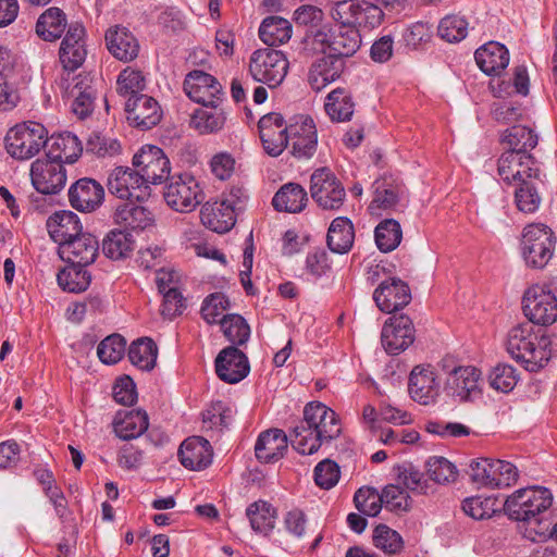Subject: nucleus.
I'll list each match as a JSON object with an SVG mask.
<instances>
[{
	"instance_id": "nucleus-1",
	"label": "nucleus",
	"mask_w": 557,
	"mask_h": 557,
	"mask_svg": "<svg viewBox=\"0 0 557 557\" xmlns=\"http://www.w3.org/2000/svg\"><path fill=\"white\" fill-rule=\"evenodd\" d=\"M342 432L337 413L320 401H311L305 406L304 419L289 433V441L299 454L312 455L332 444Z\"/></svg>"
},
{
	"instance_id": "nucleus-2",
	"label": "nucleus",
	"mask_w": 557,
	"mask_h": 557,
	"mask_svg": "<svg viewBox=\"0 0 557 557\" xmlns=\"http://www.w3.org/2000/svg\"><path fill=\"white\" fill-rule=\"evenodd\" d=\"M506 345L511 357L522 362L529 372H535L543 368L550 357L549 338L542 329L530 322L510 329Z\"/></svg>"
},
{
	"instance_id": "nucleus-3",
	"label": "nucleus",
	"mask_w": 557,
	"mask_h": 557,
	"mask_svg": "<svg viewBox=\"0 0 557 557\" xmlns=\"http://www.w3.org/2000/svg\"><path fill=\"white\" fill-rule=\"evenodd\" d=\"M553 503L550 491L542 486H532L516 491L509 496L505 504L506 515L516 521L527 522L530 532L536 534H546L548 532L549 521L541 517Z\"/></svg>"
},
{
	"instance_id": "nucleus-4",
	"label": "nucleus",
	"mask_w": 557,
	"mask_h": 557,
	"mask_svg": "<svg viewBox=\"0 0 557 557\" xmlns=\"http://www.w3.org/2000/svg\"><path fill=\"white\" fill-rule=\"evenodd\" d=\"M7 152L16 160H29L48 144V131L44 124L26 121L11 127L5 135Z\"/></svg>"
},
{
	"instance_id": "nucleus-5",
	"label": "nucleus",
	"mask_w": 557,
	"mask_h": 557,
	"mask_svg": "<svg viewBox=\"0 0 557 557\" xmlns=\"http://www.w3.org/2000/svg\"><path fill=\"white\" fill-rule=\"evenodd\" d=\"M520 245L525 264L543 269L554 255L556 238L548 226L533 223L524 227Z\"/></svg>"
},
{
	"instance_id": "nucleus-6",
	"label": "nucleus",
	"mask_w": 557,
	"mask_h": 557,
	"mask_svg": "<svg viewBox=\"0 0 557 557\" xmlns=\"http://www.w3.org/2000/svg\"><path fill=\"white\" fill-rule=\"evenodd\" d=\"M331 16L338 24L372 29L381 25L384 12L367 0H342L334 3Z\"/></svg>"
},
{
	"instance_id": "nucleus-7",
	"label": "nucleus",
	"mask_w": 557,
	"mask_h": 557,
	"mask_svg": "<svg viewBox=\"0 0 557 557\" xmlns=\"http://www.w3.org/2000/svg\"><path fill=\"white\" fill-rule=\"evenodd\" d=\"M288 60L281 50L270 48L252 52L249 72L253 81L265 84L270 88L280 86L288 72Z\"/></svg>"
},
{
	"instance_id": "nucleus-8",
	"label": "nucleus",
	"mask_w": 557,
	"mask_h": 557,
	"mask_svg": "<svg viewBox=\"0 0 557 557\" xmlns=\"http://www.w3.org/2000/svg\"><path fill=\"white\" fill-rule=\"evenodd\" d=\"M469 475L473 483L490 487H509L518 480L517 467L509 461L480 458L470 463Z\"/></svg>"
},
{
	"instance_id": "nucleus-9",
	"label": "nucleus",
	"mask_w": 557,
	"mask_h": 557,
	"mask_svg": "<svg viewBox=\"0 0 557 557\" xmlns=\"http://www.w3.org/2000/svg\"><path fill=\"white\" fill-rule=\"evenodd\" d=\"M522 308L528 322L533 325H550L557 319V298L546 284L528 288L523 295Z\"/></svg>"
},
{
	"instance_id": "nucleus-10",
	"label": "nucleus",
	"mask_w": 557,
	"mask_h": 557,
	"mask_svg": "<svg viewBox=\"0 0 557 557\" xmlns=\"http://www.w3.org/2000/svg\"><path fill=\"white\" fill-rule=\"evenodd\" d=\"M164 190L165 202L175 211L190 212L205 198L199 182L190 173L173 175Z\"/></svg>"
},
{
	"instance_id": "nucleus-11",
	"label": "nucleus",
	"mask_w": 557,
	"mask_h": 557,
	"mask_svg": "<svg viewBox=\"0 0 557 557\" xmlns=\"http://www.w3.org/2000/svg\"><path fill=\"white\" fill-rule=\"evenodd\" d=\"M132 164L137 169L146 186L162 184L171 177L170 160L158 146H143L134 154Z\"/></svg>"
},
{
	"instance_id": "nucleus-12",
	"label": "nucleus",
	"mask_w": 557,
	"mask_h": 557,
	"mask_svg": "<svg viewBox=\"0 0 557 557\" xmlns=\"http://www.w3.org/2000/svg\"><path fill=\"white\" fill-rule=\"evenodd\" d=\"M310 194L323 210H338L344 205L346 191L335 174L327 168L317 169L310 177Z\"/></svg>"
},
{
	"instance_id": "nucleus-13",
	"label": "nucleus",
	"mask_w": 557,
	"mask_h": 557,
	"mask_svg": "<svg viewBox=\"0 0 557 557\" xmlns=\"http://www.w3.org/2000/svg\"><path fill=\"white\" fill-rule=\"evenodd\" d=\"M497 173L500 180L508 185H516L521 181L542 175L539 161L532 154L516 151H504L497 161Z\"/></svg>"
},
{
	"instance_id": "nucleus-14",
	"label": "nucleus",
	"mask_w": 557,
	"mask_h": 557,
	"mask_svg": "<svg viewBox=\"0 0 557 557\" xmlns=\"http://www.w3.org/2000/svg\"><path fill=\"white\" fill-rule=\"evenodd\" d=\"M107 187L110 194L120 199L143 201L150 196V187L145 185L134 166L114 168L109 174Z\"/></svg>"
},
{
	"instance_id": "nucleus-15",
	"label": "nucleus",
	"mask_w": 557,
	"mask_h": 557,
	"mask_svg": "<svg viewBox=\"0 0 557 557\" xmlns=\"http://www.w3.org/2000/svg\"><path fill=\"white\" fill-rule=\"evenodd\" d=\"M66 170L61 162L38 158L30 165L34 188L44 195L59 194L66 184Z\"/></svg>"
},
{
	"instance_id": "nucleus-16",
	"label": "nucleus",
	"mask_w": 557,
	"mask_h": 557,
	"mask_svg": "<svg viewBox=\"0 0 557 557\" xmlns=\"http://www.w3.org/2000/svg\"><path fill=\"white\" fill-rule=\"evenodd\" d=\"M416 339L412 320L404 314H393L383 325L382 346L388 355H398L406 350Z\"/></svg>"
},
{
	"instance_id": "nucleus-17",
	"label": "nucleus",
	"mask_w": 557,
	"mask_h": 557,
	"mask_svg": "<svg viewBox=\"0 0 557 557\" xmlns=\"http://www.w3.org/2000/svg\"><path fill=\"white\" fill-rule=\"evenodd\" d=\"M184 91L190 100L201 106L220 103L223 97L219 81L201 70H194L186 75Z\"/></svg>"
},
{
	"instance_id": "nucleus-18",
	"label": "nucleus",
	"mask_w": 557,
	"mask_h": 557,
	"mask_svg": "<svg viewBox=\"0 0 557 557\" xmlns=\"http://www.w3.org/2000/svg\"><path fill=\"white\" fill-rule=\"evenodd\" d=\"M85 34V27L81 23L75 22L69 25L59 52L64 69L62 75L65 77H70L86 59Z\"/></svg>"
},
{
	"instance_id": "nucleus-19",
	"label": "nucleus",
	"mask_w": 557,
	"mask_h": 557,
	"mask_svg": "<svg viewBox=\"0 0 557 557\" xmlns=\"http://www.w3.org/2000/svg\"><path fill=\"white\" fill-rule=\"evenodd\" d=\"M288 145L298 159H310L317 151L318 134L315 124L309 115H299L288 125Z\"/></svg>"
},
{
	"instance_id": "nucleus-20",
	"label": "nucleus",
	"mask_w": 557,
	"mask_h": 557,
	"mask_svg": "<svg viewBox=\"0 0 557 557\" xmlns=\"http://www.w3.org/2000/svg\"><path fill=\"white\" fill-rule=\"evenodd\" d=\"M263 149L269 156L277 157L288 146V125L281 113L264 114L258 123Z\"/></svg>"
},
{
	"instance_id": "nucleus-21",
	"label": "nucleus",
	"mask_w": 557,
	"mask_h": 557,
	"mask_svg": "<svg viewBox=\"0 0 557 557\" xmlns=\"http://www.w3.org/2000/svg\"><path fill=\"white\" fill-rule=\"evenodd\" d=\"M59 86L64 96L73 98L72 110L79 119H85L94 110L92 88L87 76L74 75L65 77L61 75Z\"/></svg>"
},
{
	"instance_id": "nucleus-22",
	"label": "nucleus",
	"mask_w": 557,
	"mask_h": 557,
	"mask_svg": "<svg viewBox=\"0 0 557 557\" xmlns=\"http://www.w3.org/2000/svg\"><path fill=\"white\" fill-rule=\"evenodd\" d=\"M125 111L129 124L143 131L156 126L162 116L158 101L148 95L129 97L125 102Z\"/></svg>"
},
{
	"instance_id": "nucleus-23",
	"label": "nucleus",
	"mask_w": 557,
	"mask_h": 557,
	"mask_svg": "<svg viewBox=\"0 0 557 557\" xmlns=\"http://www.w3.org/2000/svg\"><path fill=\"white\" fill-rule=\"evenodd\" d=\"M59 256L69 264L90 265L99 253V242L95 235L82 232L59 247Z\"/></svg>"
},
{
	"instance_id": "nucleus-24",
	"label": "nucleus",
	"mask_w": 557,
	"mask_h": 557,
	"mask_svg": "<svg viewBox=\"0 0 557 557\" xmlns=\"http://www.w3.org/2000/svg\"><path fill=\"white\" fill-rule=\"evenodd\" d=\"M373 299L381 311L393 313L410 302L411 293L407 283L391 277L377 286L373 293Z\"/></svg>"
},
{
	"instance_id": "nucleus-25",
	"label": "nucleus",
	"mask_w": 557,
	"mask_h": 557,
	"mask_svg": "<svg viewBox=\"0 0 557 557\" xmlns=\"http://www.w3.org/2000/svg\"><path fill=\"white\" fill-rule=\"evenodd\" d=\"M67 195L74 209L81 212H92L102 205L104 189L96 180L83 177L70 186Z\"/></svg>"
},
{
	"instance_id": "nucleus-26",
	"label": "nucleus",
	"mask_w": 557,
	"mask_h": 557,
	"mask_svg": "<svg viewBox=\"0 0 557 557\" xmlns=\"http://www.w3.org/2000/svg\"><path fill=\"white\" fill-rule=\"evenodd\" d=\"M249 371L247 356L235 346L224 348L215 359V372L224 383H239Z\"/></svg>"
},
{
	"instance_id": "nucleus-27",
	"label": "nucleus",
	"mask_w": 557,
	"mask_h": 557,
	"mask_svg": "<svg viewBox=\"0 0 557 557\" xmlns=\"http://www.w3.org/2000/svg\"><path fill=\"white\" fill-rule=\"evenodd\" d=\"M178 458L186 469L200 471L211 465L213 449L207 438L190 436L181 444Z\"/></svg>"
},
{
	"instance_id": "nucleus-28",
	"label": "nucleus",
	"mask_w": 557,
	"mask_h": 557,
	"mask_svg": "<svg viewBox=\"0 0 557 557\" xmlns=\"http://www.w3.org/2000/svg\"><path fill=\"white\" fill-rule=\"evenodd\" d=\"M288 448V436L281 429L261 432L255 445L256 458L263 463L276 462L284 457Z\"/></svg>"
},
{
	"instance_id": "nucleus-29",
	"label": "nucleus",
	"mask_w": 557,
	"mask_h": 557,
	"mask_svg": "<svg viewBox=\"0 0 557 557\" xmlns=\"http://www.w3.org/2000/svg\"><path fill=\"white\" fill-rule=\"evenodd\" d=\"M113 221L126 232H141L153 225L154 218L144 206L127 200L115 208Z\"/></svg>"
},
{
	"instance_id": "nucleus-30",
	"label": "nucleus",
	"mask_w": 557,
	"mask_h": 557,
	"mask_svg": "<svg viewBox=\"0 0 557 557\" xmlns=\"http://www.w3.org/2000/svg\"><path fill=\"white\" fill-rule=\"evenodd\" d=\"M51 239L62 247L83 232V225L76 213L70 210L54 212L46 222Z\"/></svg>"
},
{
	"instance_id": "nucleus-31",
	"label": "nucleus",
	"mask_w": 557,
	"mask_h": 557,
	"mask_svg": "<svg viewBox=\"0 0 557 557\" xmlns=\"http://www.w3.org/2000/svg\"><path fill=\"white\" fill-rule=\"evenodd\" d=\"M343 70V60L330 53L324 54L311 64L308 72V83L314 91H321L327 85L338 79Z\"/></svg>"
},
{
	"instance_id": "nucleus-32",
	"label": "nucleus",
	"mask_w": 557,
	"mask_h": 557,
	"mask_svg": "<svg viewBox=\"0 0 557 557\" xmlns=\"http://www.w3.org/2000/svg\"><path fill=\"white\" fill-rule=\"evenodd\" d=\"M474 59L480 70L488 76H498L509 64V50L497 41H490L475 50Z\"/></svg>"
},
{
	"instance_id": "nucleus-33",
	"label": "nucleus",
	"mask_w": 557,
	"mask_h": 557,
	"mask_svg": "<svg viewBox=\"0 0 557 557\" xmlns=\"http://www.w3.org/2000/svg\"><path fill=\"white\" fill-rule=\"evenodd\" d=\"M106 45L109 52L123 62L133 61L139 53L137 38L123 26L110 27L106 32Z\"/></svg>"
},
{
	"instance_id": "nucleus-34",
	"label": "nucleus",
	"mask_w": 557,
	"mask_h": 557,
	"mask_svg": "<svg viewBox=\"0 0 557 557\" xmlns=\"http://www.w3.org/2000/svg\"><path fill=\"white\" fill-rule=\"evenodd\" d=\"M46 148V158L61 162V164L74 163L83 151L77 136L70 132L48 136Z\"/></svg>"
},
{
	"instance_id": "nucleus-35",
	"label": "nucleus",
	"mask_w": 557,
	"mask_h": 557,
	"mask_svg": "<svg viewBox=\"0 0 557 557\" xmlns=\"http://www.w3.org/2000/svg\"><path fill=\"white\" fill-rule=\"evenodd\" d=\"M355 109L352 92L345 87H337L330 91L324 101L325 113L335 123L351 121Z\"/></svg>"
},
{
	"instance_id": "nucleus-36",
	"label": "nucleus",
	"mask_w": 557,
	"mask_h": 557,
	"mask_svg": "<svg viewBox=\"0 0 557 557\" xmlns=\"http://www.w3.org/2000/svg\"><path fill=\"white\" fill-rule=\"evenodd\" d=\"M201 223L209 230L223 234L236 223L233 210L222 200L206 202L200 211Z\"/></svg>"
},
{
	"instance_id": "nucleus-37",
	"label": "nucleus",
	"mask_w": 557,
	"mask_h": 557,
	"mask_svg": "<svg viewBox=\"0 0 557 557\" xmlns=\"http://www.w3.org/2000/svg\"><path fill=\"white\" fill-rule=\"evenodd\" d=\"M307 202V191L297 183L284 184L272 198V206L278 212L299 213Z\"/></svg>"
},
{
	"instance_id": "nucleus-38",
	"label": "nucleus",
	"mask_w": 557,
	"mask_h": 557,
	"mask_svg": "<svg viewBox=\"0 0 557 557\" xmlns=\"http://www.w3.org/2000/svg\"><path fill=\"white\" fill-rule=\"evenodd\" d=\"M292 34V23L278 15L267 16L259 26V38L269 47L286 44Z\"/></svg>"
},
{
	"instance_id": "nucleus-39",
	"label": "nucleus",
	"mask_w": 557,
	"mask_h": 557,
	"mask_svg": "<svg viewBox=\"0 0 557 557\" xmlns=\"http://www.w3.org/2000/svg\"><path fill=\"white\" fill-rule=\"evenodd\" d=\"M539 137L533 129L523 125H513L504 131L500 136V144L504 151H516L531 154V150L536 147Z\"/></svg>"
},
{
	"instance_id": "nucleus-40",
	"label": "nucleus",
	"mask_w": 557,
	"mask_h": 557,
	"mask_svg": "<svg viewBox=\"0 0 557 557\" xmlns=\"http://www.w3.org/2000/svg\"><path fill=\"white\" fill-rule=\"evenodd\" d=\"M355 231L352 222L346 216L334 219L329 227L326 243L331 251L346 253L352 247Z\"/></svg>"
},
{
	"instance_id": "nucleus-41",
	"label": "nucleus",
	"mask_w": 557,
	"mask_h": 557,
	"mask_svg": "<svg viewBox=\"0 0 557 557\" xmlns=\"http://www.w3.org/2000/svg\"><path fill=\"white\" fill-rule=\"evenodd\" d=\"M373 198L369 205V211L373 215L381 211L395 210L400 199V188L387 180H376L373 185Z\"/></svg>"
},
{
	"instance_id": "nucleus-42",
	"label": "nucleus",
	"mask_w": 557,
	"mask_h": 557,
	"mask_svg": "<svg viewBox=\"0 0 557 557\" xmlns=\"http://www.w3.org/2000/svg\"><path fill=\"white\" fill-rule=\"evenodd\" d=\"M233 417V410L221 400L213 401L209 408L202 412L201 430L213 438L227 429Z\"/></svg>"
},
{
	"instance_id": "nucleus-43",
	"label": "nucleus",
	"mask_w": 557,
	"mask_h": 557,
	"mask_svg": "<svg viewBox=\"0 0 557 557\" xmlns=\"http://www.w3.org/2000/svg\"><path fill=\"white\" fill-rule=\"evenodd\" d=\"M66 26L65 13L57 7H51L38 17L36 33L45 41H54L61 38Z\"/></svg>"
},
{
	"instance_id": "nucleus-44",
	"label": "nucleus",
	"mask_w": 557,
	"mask_h": 557,
	"mask_svg": "<svg viewBox=\"0 0 557 557\" xmlns=\"http://www.w3.org/2000/svg\"><path fill=\"white\" fill-rule=\"evenodd\" d=\"M361 45V36L359 29L350 25H343L333 30V39L331 41V53L341 60L354 55Z\"/></svg>"
},
{
	"instance_id": "nucleus-45",
	"label": "nucleus",
	"mask_w": 557,
	"mask_h": 557,
	"mask_svg": "<svg viewBox=\"0 0 557 557\" xmlns=\"http://www.w3.org/2000/svg\"><path fill=\"white\" fill-rule=\"evenodd\" d=\"M246 516L253 531L268 535L275 527L277 513L270 503L259 499L247 507Z\"/></svg>"
},
{
	"instance_id": "nucleus-46",
	"label": "nucleus",
	"mask_w": 557,
	"mask_h": 557,
	"mask_svg": "<svg viewBox=\"0 0 557 557\" xmlns=\"http://www.w3.org/2000/svg\"><path fill=\"white\" fill-rule=\"evenodd\" d=\"M220 103L202 106L195 110L191 115L190 124L200 134H212L219 132L224 123V112L219 109Z\"/></svg>"
},
{
	"instance_id": "nucleus-47",
	"label": "nucleus",
	"mask_w": 557,
	"mask_h": 557,
	"mask_svg": "<svg viewBox=\"0 0 557 557\" xmlns=\"http://www.w3.org/2000/svg\"><path fill=\"white\" fill-rule=\"evenodd\" d=\"M437 367L445 375L446 383H478L482 377L480 369L474 366H460L451 356L444 357Z\"/></svg>"
},
{
	"instance_id": "nucleus-48",
	"label": "nucleus",
	"mask_w": 557,
	"mask_h": 557,
	"mask_svg": "<svg viewBox=\"0 0 557 557\" xmlns=\"http://www.w3.org/2000/svg\"><path fill=\"white\" fill-rule=\"evenodd\" d=\"M149 426V418L144 410H132L121 419H115L114 431L116 435L124 440H133L140 436Z\"/></svg>"
},
{
	"instance_id": "nucleus-49",
	"label": "nucleus",
	"mask_w": 557,
	"mask_h": 557,
	"mask_svg": "<svg viewBox=\"0 0 557 557\" xmlns=\"http://www.w3.org/2000/svg\"><path fill=\"white\" fill-rule=\"evenodd\" d=\"M133 235L124 230L110 231L102 240V251L112 260L127 258L134 249Z\"/></svg>"
},
{
	"instance_id": "nucleus-50",
	"label": "nucleus",
	"mask_w": 557,
	"mask_h": 557,
	"mask_svg": "<svg viewBox=\"0 0 557 557\" xmlns=\"http://www.w3.org/2000/svg\"><path fill=\"white\" fill-rule=\"evenodd\" d=\"M157 357L158 346L151 338H138L129 346L128 359L139 370H152L156 366Z\"/></svg>"
},
{
	"instance_id": "nucleus-51",
	"label": "nucleus",
	"mask_w": 557,
	"mask_h": 557,
	"mask_svg": "<svg viewBox=\"0 0 557 557\" xmlns=\"http://www.w3.org/2000/svg\"><path fill=\"white\" fill-rule=\"evenodd\" d=\"M89 265L69 264L58 273V284L70 293H81L88 288L91 274L87 270Z\"/></svg>"
},
{
	"instance_id": "nucleus-52",
	"label": "nucleus",
	"mask_w": 557,
	"mask_h": 557,
	"mask_svg": "<svg viewBox=\"0 0 557 557\" xmlns=\"http://www.w3.org/2000/svg\"><path fill=\"white\" fill-rule=\"evenodd\" d=\"M540 183H542L541 176L539 178L528 177L516 184L515 201L518 210L524 213H533L539 209L541 196L537 187Z\"/></svg>"
},
{
	"instance_id": "nucleus-53",
	"label": "nucleus",
	"mask_w": 557,
	"mask_h": 557,
	"mask_svg": "<svg viewBox=\"0 0 557 557\" xmlns=\"http://www.w3.org/2000/svg\"><path fill=\"white\" fill-rule=\"evenodd\" d=\"M403 238L401 226L394 219L381 221L374 230L375 244L381 252H391L395 250Z\"/></svg>"
},
{
	"instance_id": "nucleus-54",
	"label": "nucleus",
	"mask_w": 557,
	"mask_h": 557,
	"mask_svg": "<svg viewBox=\"0 0 557 557\" xmlns=\"http://www.w3.org/2000/svg\"><path fill=\"white\" fill-rule=\"evenodd\" d=\"M222 332L232 346L247 343L250 336V326L239 314L223 315L220 321Z\"/></svg>"
},
{
	"instance_id": "nucleus-55",
	"label": "nucleus",
	"mask_w": 557,
	"mask_h": 557,
	"mask_svg": "<svg viewBox=\"0 0 557 557\" xmlns=\"http://www.w3.org/2000/svg\"><path fill=\"white\" fill-rule=\"evenodd\" d=\"M437 34L447 42H459L468 35V21L461 15L448 14L440 21Z\"/></svg>"
},
{
	"instance_id": "nucleus-56",
	"label": "nucleus",
	"mask_w": 557,
	"mask_h": 557,
	"mask_svg": "<svg viewBox=\"0 0 557 557\" xmlns=\"http://www.w3.org/2000/svg\"><path fill=\"white\" fill-rule=\"evenodd\" d=\"M372 541L376 548L388 555L398 554L404 548L401 535L386 524L375 527Z\"/></svg>"
},
{
	"instance_id": "nucleus-57",
	"label": "nucleus",
	"mask_w": 557,
	"mask_h": 557,
	"mask_svg": "<svg viewBox=\"0 0 557 557\" xmlns=\"http://www.w3.org/2000/svg\"><path fill=\"white\" fill-rule=\"evenodd\" d=\"M117 91L121 96L129 97L144 95L146 88V78L144 74L136 69L126 67L117 76Z\"/></svg>"
},
{
	"instance_id": "nucleus-58",
	"label": "nucleus",
	"mask_w": 557,
	"mask_h": 557,
	"mask_svg": "<svg viewBox=\"0 0 557 557\" xmlns=\"http://www.w3.org/2000/svg\"><path fill=\"white\" fill-rule=\"evenodd\" d=\"M126 348V342L120 334H112L100 342L97 347V355L101 362L106 364H114L119 362Z\"/></svg>"
},
{
	"instance_id": "nucleus-59",
	"label": "nucleus",
	"mask_w": 557,
	"mask_h": 557,
	"mask_svg": "<svg viewBox=\"0 0 557 557\" xmlns=\"http://www.w3.org/2000/svg\"><path fill=\"white\" fill-rule=\"evenodd\" d=\"M357 509L369 517H375L384 506L382 495L372 487H361L354 496Z\"/></svg>"
},
{
	"instance_id": "nucleus-60",
	"label": "nucleus",
	"mask_w": 557,
	"mask_h": 557,
	"mask_svg": "<svg viewBox=\"0 0 557 557\" xmlns=\"http://www.w3.org/2000/svg\"><path fill=\"white\" fill-rule=\"evenodd\" d=\"M496 499L492 497L472 496L462 502V511L474 520H482L493 516L496 511Z\"/></svg>"
},
{
	"instance_id": "nucleus-61",
	"label": "nucleus",
	"mask_w": 557,
	"mask_h": 557,
	"mask_svg": "<svg viewBox=\"0 0 557 557\" xmlns=\"http://www.w3.org/2000/svg\"><path fill=\"white\" fill-rule=\"evenodd\" d=\"M382 499L386 509L393 512H406L411 508V498L398 485L388 484L382 491Z\"/></svg>"
},
{
	"instance_id": "nucleus-62",
	"label": "nucleus",
	"mask_w": 557,
	"mask_h": 557,
	"mask_svg": "<svg viewBox=\"0 0 557 557\" xmlns=\"http://www.w3.org/2000/svg\"><path fill=\"white\" fill-rule=\"evenodd\" d=\"M230 307L228 298L222 293H213L205 298L201 305V315L209 324L220 323V317Z\"/></svg>"
},
{
	"instance_id": "nucleus-63",
	"label": "nucleus",
	"mask_w": 557,
	"mask_h": 557,
	"mask_svg": "<svg viewBox=\"0 0 557 557\" xmlns=\"http://www.w3.org/2000/svg\"><path fill=\"white\" fill-rule=\"evenodd\" d=\"M341 478V470L338 465L326 458L320 461L313 470V479L315 484L323 490H331L334 487Z\"/></svg>"
},
{
	"instance_id": "nucleus-64",
	"label": "nucleus",
	"mask_w": 557,
	"mask_h": 557,
	"mask_svg": "<svg viewBox=\"0 0 557 557\" xmlns=\"http://www.w3.org/2000/svg\"><path fill=\"white\" fill-rule=\"evenodd\" d=\"M426 469L430 479L437 483L454 482L457 478L456 467L444 457H431Z\"/></svg>"
}]
</instances>
